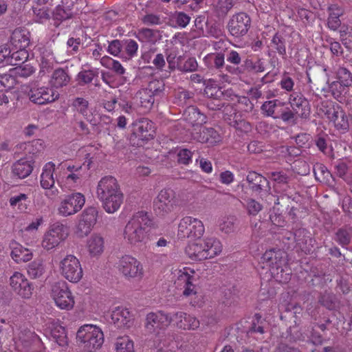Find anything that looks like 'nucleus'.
I'll list each match as a JSON object with an SVG mask.
<instances>
[{
    "instance_id": "1",
    "label": "nucleus",
    "mask_w": 352,
    "mask_h": 352,
    "mask_svg": "<svg viewBox=\"0 0 352 352\" xmlns=\"http://www.w3.org/2000/svg\"><path fill=\"white\" fill-rule=\"evenodd\" d=\"M153 226V220L146 212L134 213L124 226L122 235L124 241L131 246L145 244Z\"/></svg>"
},
{
    "instance_id": "2",
    "label": "nucleus",
    "mask_w": 352,
    "mask_h": 352,
    "mask_svg": "<svg viewBox=\"0 0 352 352\" xmlns=\"http://www.w3.org/2000/svg\"><path fill=\"white\" fill-rule=\"evenodd\" d=\"M285 264V252L280 250H267L259 261L262 269H266L276 281L282 283L288 282L291 278L290 272L286 270Z\"/></svg>"
},
{
    "instance_id": "3",
    "label": "nucleus",
    "mask_w": 352,
    "mask_h": 352,
    "mask_svg": "<svg viewBox=\"0 0 352 352\" xmlns=\"http://www.w3.org/2000/svg\"><path fill=\"white\" fill-rule=\"evenodd\" d=\"M86 170L80 163L61 162L56 166V181L64 190H69L81 183Z\"/></svg>"
},
{
    "instance_id": "4",
    "label": "nucleus",
    "mask_w": 352,
    "mask_h": 352,
    "mask_svg": "<svg viewBox=\"0 0 352 352\" xmlns=\"http://www.w3.org/2000/svg\"><path fill=\"white\" fill-rule=\"evenodd\" d=\"M176 276L175 284L177 287L183 289L184 296L191 297L190 304L192 306H201L203 303V296L197 292L195 285L199 277L197 272L189 267H184L177 271Z\"/></svg>"
},
{
    "instance_id": "5",
    "label": "nucleus",
    "mask_w": 352,
    "mask_h": 352,
    "mask_svg": "<svg viewBox=\"0 0 352 352\" xmlns=\"http://www.w3.org/2000/svg\"><path fill=\"white\" fill-rule=\"evenodd\" d=\"M69 235V227L57 221L51 224L43 234L41 247L46 251L56 249Z\"/></svg>"
},
{
    "instance_id": "6",
    "label": "nucleus",
    "mask_w": 352,
    "mask_h": 352,
    "mask_svg": "<svg viewBox=\"0 0 352 352\" xmlns=\"http://www.w3.org/2000/svg\"><path fill=\"white\" fill-rule=\"evenodd\" d=\"M76 338L82 344V347L89 352L99 349L104 342V335L101 329L90 324H84L79 328Z\"/></svg>"
},
{
    "instance_id": "7",
    "label": "nucleus",
    "mask_w": 352,
    "mask_h": 352,
    "mask_svg": "<svg viewBox=\"0 0 352 352\" xmlns=\"http://www.w3.org/2000/svg\"><path fill=\"white\" fill-rule=\"evenodd\" d=\"M333 76L335 80H328L329 89L335 99L338 100L352 85V74L344 67H333Z\"/></svg>"
},
{
    "instance_id": "8",
    "label": "nucleus",
    "mask_w": 352,
    "mask_h": 352,
    "mask_svg": "<svg viewBox=\"0 0 352 352\" xmlns=\"http://www.w3.org/2000/svg\"><path fill=\"white\" fill-rule=\"evenodd\" d=\"M50 294L56 306L63 310H71L75 305L74 297L64 281H58L51 285Z\"/></svg>"
},
{
    "instance_id": "9",
    "label": "nucleus",
    "mask_w": 352,
    "mask_h": 352,
    "mask_svg": "<svg viewBox=\"0 0 352 352\" xmlns=\"http://www.w3.org/2000/svg\"><path fill=\"white\" fill-rule=\"evenodd\" d=\"M85 204V197L80 192H72L63 197L57 206V213L63 217H67L78 212Z\"/></svg>"
},
{
    "instance_id": "10",
    "label": "nucleus",
    "mask_w": 352,
    "mask_h": 352,
    "mask_svg": "<svg viewBox=\"0 0 352 352\" xmlns=\"http://www.w3.org/2000/svg\"><path fill=\"white\" fill-rule=\"evenodd\" d=\"M118 272L126 278L140 280L144 275L143 265L135 257L125 254L116 263Z\"/></svg>"
},
{
    "instance_id": "11",
    "label": "nucleus",
    "mask_w": 352,
    "mask_h": 352,
    "mask_svg": "<svg viewBox=\"0 0 352 352\" xmlns=\"http://www.w3.org/2000/svg\"><path fill=\"white\" fill-rule=\"evenodd\" d=\"M61 275L68 281L78 283L82 278L83 271L79 259L73 254L66 255L59 264Z\"/></svg>"
},
{
    "instance_id": "12",
    "label": "nucleus",
    "mask_w": 352,
    "mask_h": 352,
    "mask_svg": "<svg viewBox=\"0 0 352 352\" xmlns=\"http://www.w3.org/2000/svg\"><path fill=\"white\" fill-rule=\"evenodd\" d=\"M204 232L203 222L191 216L183 217L178 226V236L181 238L200 239Z\"/></svg>"
},
{
    "instance_id": "13",
    "label": "nucleus",
    "mask_w": 352,
    "mask_h": 352,
    "mask_svg": "<svg viewBox=\"0 0 352 352\" xmlns=\"http://www.w3.org/2000/svg\"><path fill=\"white\" fill-rule=\"evenodd\" d=\"M172 314L159 311L146 315L145 329L148 333L159 335L162 330L166 329L173 322Z\"/></svg>"
},
{
    "instance_id": "14",
    "label": "nucleus",
    "mask_w": 352,
    "mask_h": 352,
    "mask_svg": "<svg viewBox=\"0 0 352 352\" xmlns=\"http://www.w3.org/2000/svg\"><path fill=\"white\" fill-rule=\"evenodd\" d=\"M9 285L12 291L23 299H30L32 296L33 285L21 272H14L10 276Z\"/></svg>"
},
{
    "instance_id": "15",
    "label": "nucleus",
    "mask_w": 352,
    "mask_h": 352,
    "mask_svg": "<svg viewBox=\"0 0 352 352\" xmlns=\"http://www.w3.org/2000/svg\"><path fill=\"white\" fill-rule=\"evenodd\" d=\"M98 213V208L94 206L87 207L83 210L75 231L78 237L83 238L90 233L97 221Z\"/></svg>"
},
{
    "instance_id": "16",
    "label": "nucleus",
    "mask_w": 352,
    "mask_h": 352,
    "mask_svg": "<svg viewBox=\"0 0 352 352\" xmlns=\"http://www.w3.org/2000/svg\"><path fill=\"white\" fill-rule=\"evenodd\" d=\"M177 206L176 192L171 188L162 189L155 200V206L163 214L171 212Z\"/></svg>"
},
{
    "instance_id": "17",
    "label": "nucleus",
    "mask_w": 352,
    "mask_h": 352,
    "mask_svg": "<svg viewBox=\"0 0 352 352\" xmlns=\"http://www.w3.org/2000/svg\"><path fill=\"white\" fill-rule=\"evenodd\" d=\"M251 25V19L245 12H239L232 16L230 19L228 28L230 33L235 37H241L245 35Z\"/></svg>"
},
{
    "instance_id": "18",
    "label": "nucleus",
    "mask_w": 352,
    "mask_h": 352,
    "mask_svg": "<svg viewBox=\"0 0 352 352\" xmlns=\"http://www.w3.org/2000/svg\"><path fill=\"white\" fill-rule=\"evenodd\" d=\"M324 114L338 130L346 131L349 128L348 118L342 108L336 103L327 106Z\"/></svg>"
},
{
    "instance_id": "19",
    "label": "nucleus",
    "mask_w": 352,
    "mask_h": 352,
    "mask_svg": "<svg viewBox=\"0 0 352 352\" xmlns=\"http://www.w3.org/2000/svg\"><path fill=\"white\" fill-rule=\"evenodd\" d=\"M28 95L32 102L38 104L52 102L59 97V93L49 87H34Z\"/></svg>"
},
{
    "instance_id": "20",
    "label": "nucleus",
    "mask_w": 352,
    "mask_h": 352,
    "mask_svg": "<svg viewBox=\"0 0 352 352\" xmlns=\"http://www.w3.org/2000/svg\"><path fill=\"white\" fill-rule=\"evenodd\" d=\"M120 189V186L115 177L105 176L98 182L96 193L100 201Z\"/></svg>"
},
{
    "instance_id": "21",
    "label": "nucleus",
    "mask_w": 352,
    "mask_h": 352,
    "mask_svg": "<svg viewBox=\"0 0 352 352\" xmlns=\"http://www.w3.org/2000/svg\"><path fill=\"white\" fill-rule=\"evenodd\" d=\"M111 316L112 322L118 328L129 329L133 324V315L125 307H116Z\"/></svg>"
},
{
    "instance_id": "22",
    "label": "nucleus",
    "mask_w": 352,
    "mask_h": 352,
    "mask_svg": "<svg viewBox=\"0 0 352 352\" xmlns=\"http://www.w3.org/2000/svg\"><path fill=\"white\" fill-rule=\"evenodd\" d=\"M124 194L122 190H119L107 197L100 200L104 211L108 214L116 212L121 207L124 201Z\"/></svg>"
},
{
    "instance_id": "23",
    "label": "nucleus",
    "mask_w": 352,
    "mask_h": 352,
    "mask_svg": "<svg viewBox=\"0 0 352 352\" xmlns=\"http://www.w3.org/2000/svg\"><path fill=\"white\" fill-rule=\"evenodd\" d=\"M86 248L90 257L99 258L104 250V239L100 234H92L87 240Z\"/></svg>"
},
{
    "instance_id": "24",
    "label": "nucleus",
    "mask_w": 352,
    "mask_h": 352,
    "mask_svg": "<svg viewBox=\"0 0 352 352\" xmlns=\"http://www.w3.org/2000/svg\"><path fill=\"white\" fill-rule=\"evenodd\" d=\"M289 104L292 110L301 118H307L310 110L307 100L298 93H293L289 96Z\"/></svg>"
},
{
    "instance_id": "25",
    "label": "nucleus",
    "mask_w": 352,
    "mask_h": 352,
    "mask_svg": "<svg viewBox=\"0 0 352 352\" xmlns=\"http://www.w3.org/2000/svg\"><path fill=\"white\" fill-rule=\"evenodd\" d=\"M176 326L184 330H195L199 327V321L195 316L184 312H177L172 315Z\"/></svg>"
},
{
    "instance_id": "26",
    "label": "nucleus",
    "mask_w": 352,
    "mask_h": 352,
    "mask_svg": "<svg viewBox=\"0 0 352 352\" xmlns=\"http://www.w3.org/2000/svg\"><path fill=\"white\" fill-rule=\"evenodd\" d=\"M33 164L34 162L32 157H22L12 164V173L15 177L24 179L32 172Z\"/></svg>"
},
{
    "instance_id": "27",
    "label": "nucleus",
    "mask_w": 352,
    "mask_h": 352,
    "mask_svg": "<svg viewBox=\"0 0 352 352\" xmlns=\"http://www.w3.org/2000/svg\"><path fill=\"white\" fill-rule=\"evenodd\" d=\"M30 44V33L25 29H15L10 37V47L12 50L14 48L28 47Z\"/></svg>"
},
{
    "instance_id": "28",
    "label": "nucleus",
    "mask_w": 352,
    "mask_h": 352,
    "mask_svg": "<svg viewBox=\"0 0 352 352\" xmlns=\"http://www.w3.org/2000/svg\"><path fill=\"white\" fill-rule=\"evenodd\" d=\"M12 258L16 263H26L30 261L33 257L32 252L22 246L16 242H12L10 244Z\"/></svg>"
},
{
    "instance_id": "29",
    "label": "nucleus",
    "mask_w": 352,
    "mask_h": 352,
    "mask_svg": "<svg viewBox=\"0 0 352 352\" xmlns=\"http://www.w3.org/2000/svg\"><path fill=\"white\" fill-rule=\"evenodd\" d=\"M286 104V102L278 99L265 101L261 107V112L267 117L278 119L281 109Z\"/></svg>"
},
{
    "instance_id": "30",
    "label": "nucleus",
    "mask_w": 352,
    "mask_h": 352,
    "mask_svg": "<svg viewBox=\"0 0 352 352\" xmlns=\"http://www.w3.org/2000/svg\"><path fill=\"white\" fill-rule=\"evenodd\" d=\"M44 222L43 217L34 219L23 230V237L27 245H33L36 239V232Z\"/></svg>"
},
{
    "instance_id": "31",
    "label": "nucleus",
    "mask_w": 352,
    "mask_h": 352,
    "mask_svg": "<svg viewBox=\"0 0 352 352\" xmlns=\"http://www.w3.org/2000/svg\"><path fill=\"white\" fill-rule=\"evenodd\" d=\"M54 173L56 174L55 164L52 162L45 164L40 177V184L43 188H49L55 184Z\"/></svg>"
},
{
    "instance_id": "32",
    "label": "nucleus",
    "mask_w": 352,
    "mask_h": 352,
    "mask_svg": "<svg viewBox=\"0 0 352 352\" xmlns=\"http://www.w3.org/2000/svg\"><path fill=\"white\" fill-rule=\"evenodd\" d=\"M204 243L206 259H211L219 256L223 250L221 242L215 237H206L204 239Z\"/></svg>"
},
{
    "instance_id": "33",
    "label": "nucleus",
    "mask_w": 352,
    "mask_h": 352,
    "mask_svg": "<svg viewBox=\"0 0 352 352\" xmlns=\"http://www.w3.org/2000/svg\"><path fill=\"white\" fill-rule=\"evenodd\" d=\"M134 126V133L140 138L152 139L153 135L150 133L153 129V122L147 118H142L136 120L133 124Z\"/></svg>"
},
{
    "instance_id": "34",
    "label": "nucleus",
    "mask_w": 352,
    "mask_h": 352,
    "mask_svg": "<svg viewBox=\"0 0 352 352\" xmlns=\"http://www.w3.org/2000/svg\"><path fill=\"white\" fill-rule=\"evenodd\" d=\"M204 239L190 243L186 248L185 252L188 256L194 261L206 260Z\"/></svg>"
},
{
    "instance_id": "35",
    "label": "nucleus",
    "mask_w": 352,
    "mask_h": 352,
    "mask_svg": "<svg viewBox=\"0 0 352 352\" xmlns=\"http://www.w3.org/2000/svg\"><path fill=\"white\" fill-rule=\"evenodd\" d=\"M204 239L190 243L186 248L185 252L188 256L194 261L206 260Z\"/></svg>"
},
{
    "instance_id": "36",
    "label": "nucleus",
    "mask_w": 352,
    "mask_h": 352,
    "mask_svg": "<svg viewBox=\"0 0 352 352\" xmlns=\"http://www.w3.org/2000/svg\"><path fill=\"white\" fill-rule=\"evenodd\" d=\"M230 112L233 111V113L228 116V118H225L226 120H228L229 124L234 126L236 130L247 133L250 132L252 129V126L250 124L245 120H236V113L235 112V110L232 109V107L230 105H227L223 111L225 114H227L228 111Z\"/></svg>"
},
{
    "instance_id": "37",
    "label": "nucleus",
    "mask_w": 352,
    "mask_h": 352,
    "mask_svg": "<svg viewBox=\"0 0 352 352\" xmlns=\"http://www.w3.org/2000/svg\"><path fill=\"white\" fill-rule=\"evenodd\" d=\"M183 116L192 126L201 125L206 122V117L194 106L187 107L184 112Z\"/></svg>"
},
{
    "instance_id": "38",
    "label": "nucleus",
    "mask_w": 352,
    "mask_h": 352,
    "mask_svg": "<svg viewBox=\"0 0 352 352\" xmlns=\"http://www.w3.org/2000/svg\"><path fill=\"white\" fill-rule=\"evenodd\" d=\"M329 16L327 19L328 28L336 30L341 24L340 16L342 15V9L337 5H332L329 8Z\"/></svg>"
},
{
    "instance_id": "39",
    "label": "nucleus",
    "mask_w": 352,
    "mask_h": 352,
    "mask_svg": "<svg viewBox=\"0 0 352 352\" xmlns=\"http://www.w3.org/2000/svg\"><path fill=\"white\" fill-rule=\"evenodd\" d=\"M70 80V77L67 72L63 69H56L52 76L50 84L56 88L67 85Z\"/></svg>"
},
{
    "instance_id": "40",
    "label": "nucleus",
    "mask_w": 352,
    "mask_h": 352,
    "mask_svg": "<svg viewBox=\"0 0 352 352\" xmlns=\"http://www.w3.org/2000/svg\"><path fill=\"white\" fill-rule=\"evenodd\" d=\"M336 173L348 184H352V164L340 161L335 166Z\"/></svg>"
},
{
    "instance_id": "41",
    "label": "nucleus",
    "mask_w": 352,
    "mask_h": 352,
    "mask_svg": "<svg viewBox=\"0 0 352 352\" xmlns=\"http://www.w3.org/2000/svg\"><path fill=\"white\" fill-rule=\"evenodd\" d=\"M114 348L116 352H135L134 342L128 336L117 338Z\"/></svg>"
},
{
    "instance_id": "42",
    "label": "nucleus",
    "mask_w": 352,
    "mask_h": 352,
    "mask_svg": "<svg viewBox=\"0 0 352 352\" xmlns=\"http://www.w3.org/2000/svg\"><path fill=\"white\" fill-rule=\"evenodd\" d=\"M200 135L194 138L200 142L212 144L219 140L218 133L212 128L204 127L200 129Z\"/></svg>"
},
{
    "instance_id": "43",
    "label": "nucleus",
    "mask_w": 352,
    "mask_h": 352,
    "mask_svg": "<svg viewBox=\"0 0 352 352\" xmlns=\"http://www.w3.org/2000/svg\"><path fill=\"white\" fill-rule=\"evenodd\" d=\"M73 6H67L63 3L58 5L53 12L54 19L63 21L72 18L74 14Z\"/></svg>"
},
{
    "instance_id": "44",
    "label": "nucleus",
    "mask_w": 352,
    "mask_h": 352,
    "mask_svg": "<svg viewBox=\"0 0 352 352\" xmlns=\"http://www.w3.org/2000/svg\"><path fill=\"white\" fill-rule=\"evenodd\" d=\"M45 271V265L41 259H35L29 263L27 267V273L32 279L41 277L44 274Z\"/></svg>"
},
{
    "instance_id": "45",
    "label": "nucleus",
    "mask_w": 352,
    "mask_h": 352,
    "mask_svg": "<svg viewBox=\"0 0 352 352\" xmlns=\"http://www.w3.org/2000/svg\"><path fill=\"white\" fill-rule=\"evenodd\" d=\"M204 84L206 85L205 93L208 97L215 100H220L224 96L223 91L216 83V80L209 79L207 81H204Z\"/></svg>"
},
{
    "instance_id": "46",
    "label": "nucleus",
    "mask_w": 352,
    "mask_h": 352,
    "mask_svg": "<svg viewBox=\"0 0 352 352\" xmlns=\"http://www.w3.org/2000/svg\"><path fill=\"white\" fill-rule=\"evenodd\" d=\"M26 48H14L10 54L9 64L17 65L26 61L29 58V53Z\"/></svg>"
},
{
    "instance_id": "47",
    "label": "nucleus",
    "mask_w": 352,
    "mask_h": 352,
    "mask_svg": "<svg viewBox=\"0 0 352 352\" xmlns=\"http://www.w3.org/2000/svg\"><path fill=\"white\" fill-rule=\"evenodd\" d=\"M51 334L54 341L60 346H65L68 344V338L64 327L60 324H54L51 331Z\"/></svg>"
},
{
    "instance_id": "48",
    "label": "nucleus",
    "mask_w": 352,
    "mask_h": 352,
    "mask_svg": "<svg viewBox=\"0 0 352 352\" xmlns=\"http://www.w3.org/2000/svg\"><path fill=\"white\" fill-rule=\"evenodd\" d=\"M73 106L86 120H91V112L87 100L82 98H77L74 100Z\"/></svg>"
},
{
    "instance_id": "49",
    "label": "nucleus",
    "mask_w": 352,
    "mask_h": 352,
    "mask_svg": "<svg viewBox=\"0 0 352 352\" xmlns=\"http://www.w3.org/2000/svg\"><path fill=\"white\" fill-rule=\"evenodd\" d=\"M136 38L142 43H155L158 37L157 32L151 29L144 28L140 30L136 35Z\"/></svg>"
},
{
    "instance_id": "50",
    "label": "nucleus",
    "mask_w": 352,
    "mask_h": 352,
    "mask_svg": "<svg viewBox=\"0 0 352 352\" xmlns=\"http://www.w3.org/2000/svg\"><path fill=\"white\" fill-rule=\"evenodd\" d=\"M138 95L142 107L146 109H150L155 102V96L146 88L140 89L138 92Z\"/></svg>"
},
{
    "instance_id": "51",
    "label": "nucleus",
    "mask_w": 352,
    "mask_h": 352,
    "mask_svg": "<svg viewBox=\"0 0 352 352\" xmlns=\"http://www.w3.org/2000/svg\"><path fill=\"white\" fill-rule=\"evenodd\" d=\"M123 47L126 54V59H131L137 55L138 44L132 39H126L122 41Z\"/></svg>"
},
{
    "instance_id": "52",
    "label": "nucleus",
    "mask_w": 352,
    "mask_h": 352,
    "mask_svg": "<svg viewBox=\"0 0 352 352\" xmlns=\"http://www.w3.org/2000/svg\"><path fill=\"white\" fill-rule=\"evenodd\" d=\"M236 221V219L233 216L223 217L219 224L220 230L226 234L233 232Z\"/></svg>"
},
{
    "instance_id": "53",
    "label": "nucleus",
    "mask_w": 352,
    "mask_h": 352,
    "mask_svg": "<svg viewBox=\"0 0 352 352\" xmlns=\"http://www.w3.org/2000/svg\"><path fill=\"white\" fill-rule=\"evenodd\" d=\"M32 10L35 17V21L37 23H42L48 20L50 17V11L45 6H33Z\"/></svg>"
},
{
    "instance_id": "54",
    "label": "nucleus",
    "mask_w": 352,
    "mask_h": 352,
    "mask_svg": "<svg viewBox=\"0 0 352 352\" xmlns=\"http://www.w3.org/2000/svg\"><path fill=\"white\" fill-rule=\"evenodd\" d=\"M165 84L162 80H153L146 87L155 97L161 96L164 91Z\"/></svg>"
},
{
    "instance_id": "55",
    "label": "nucleus",
    "mask_w": 352,
    "mask_h": 352,
    "mask_svg": "<svg viewBox=\"0 0 352 352\" xmlns=\"http://www.w3.org/2000/svg\"><path fill=\"white\" fill-rule=\"evenodd\" d=\"M26 338H21V337L19 339L14 338V344L16 346V349L21 352H30L28 349V347L30 345L31 341L30 338H36L31 332H29L28 334L25 335Z\"/></svg>"
},
{
    "instance_id": "56",
    "label": "nucleus",
    "mask_w": 352,
    "mask_h": 352,
    "mask_svg": "<svg viewBox=\"0 0 352 352\" xmlns=\"http://www.w3.org/2000/svg\"><path fill=\"white\" fill-rule=\"evenodd\" d=\"M340 39L346 48L352 47V29L347 26H342L340 30Z\"/></svg>"
},
{
    "instance_id": "57",
    "label": "nucleus",
    "mask_w": 352,
    "mask_h": 352,
    "mask_svg": "<svg viewBox=\"0 0 352 352\" xmlns=\"http://www.w3.org/2000/svg\"><path fill=\"white\" fill-rule=\"evenodd\" d=\"M15 84L16 79L11 74H4L0 76L1 91L12 89L14 87Z\"/></svg>"
},
{
    "instance_id": "58",
    "label": "nucleus",
    "mask_w": 352,
    "mask_h": 352,
    "mask_svg": "<svg viewBox=\"0 0 352 352\" xmlns=\"http://www.w3.org/2000/svg\"><path fill=\"white\" fill-rule=\"evenodd\" d=\"M28 199V195L24 193L12 196L10 197L9 202L12 207H18L21 210L26 208V205H23V202Z\"/></svg>"
},
{
    "instance_id": "59",
    "label": "nucleus",
    "mask_w": 352,
    "mask_h": 352,
    "mask_svg": "<svg viewBox=\"0 0 352 352\" xmlns=\"http://www.w3.org/2000/svg\"><path fill=\"white\" fill-rule=\"evenodd\" d=\"M224 55L221 53L211 54L204 58L206 64L213 63L217 68L222 67L224 64Z\"/></svg>"
},
{
    "instance_id": "60",
    "label": "nucleus",
    "mask_w": 352,
    "mask_h": 352,
    "mask_svg": "<svg viewBox=\"0 0 352 352\" xmlns=\"http://www.w3.org/2000/svg\"><path fill=\"white\" fill-rule=\"evenodd\" d=\"M40 60L43 68L50 67L52 65L54 58L50 50L45 49L41 52Z\"/></svg>"
},
{
    "instance_id": "61",
    "label": "nucleus",
    "mask_w": 352,
    "mask_h": 352,
    "mask_svg": "<svg viewBox=\"0 0 352 352\" xmlns=\"http://www.w3.org/2000/svg\"><path fill=\"white\" fill-rule=\"evenodd\" d=\"M245 208L250 215L255 216L262 210L263 207L259 202L254 199H249L246 201Z\"/></svg>"
},
{
    "instance_id": "62",
    "label": "nucleus",
    "mask_w": 352,
    "mask_h": 352,
    "mask_svg": "<svg viewBox=\"0 0 352 352\" xmlns=\"http://www.w3.org/2000/svg\"><path fill=\"white\" fill-rule=\"evenodd\" d=\"M122 48V41L116 39L109 43L107 51L113 56H118Z\"/></svg>"
},
{
    "instance_id": "63",
    "label": "nucleus",
    "mask_w": 352,
    "mask_h": 352,
    "mask_svg": "<svg viewBox=\"0 0 352 352\" xmlns=\"http://www.w3.org/2000/svg\"><path fill=\"white\" fill-rule=\"evenodd\" d=\"M152 63L156 69L160 72H164L165 75L168 76V74H166V63L163 54H157L155 55V57L152 60Z\"/></svg>"
},
{
    "instance_id": "64",
    "label": "nucleus",
    "mask_w": 352,
    "mask_h": 352,
    "mask_svg": "<svg viewBox=\"0 0 352 352\" xmlns=\"http://www.w3.org/2000/svg\"><path fill=\"white\" fill-rule=\"evenodd\" d=\"M14 71L19 76L28 77L35 72V69L30 64H24L16 67Z\"/></svg>"
}]
</instances>
